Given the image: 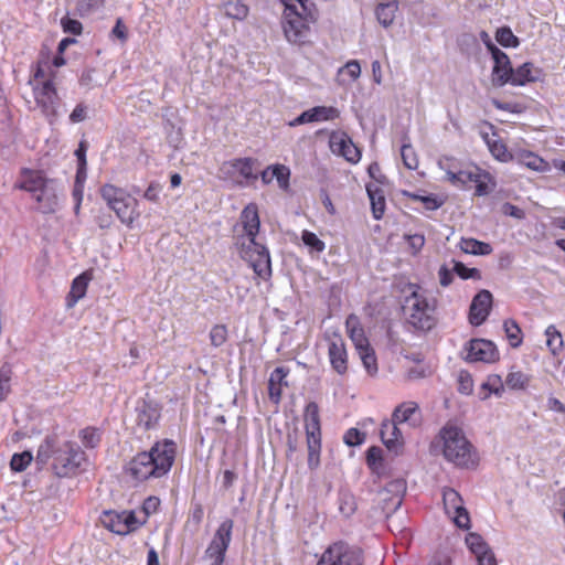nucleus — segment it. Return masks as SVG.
Masks as SVG:
<instances>
[{
    "instance_id": "22",
    "label": "nucleus",
    "mask_w": 565,
    "mask_h": 565,
    "mask_svg": "<svg viewBox=\"0 0 565 565\" xmlns=\"http://www.w3.org/2000/svg\"><path fill=\"white\" fill-rule=\"evenodd\" d=\"M340 117V110L333 106H316L301 113L298 117L290 120L288 125L296 127L299 125L330 121Z\"/></svg>"
},
{
    "instance_id": "41",
    "label": "nucleus",
    "mask_w": 565,
    "mask_h": 565,
    "mask_svg": "<svg viewBox=\"0 0 565 565\" xmlns=\"http://www.w3.org/2000/svg\"><path fill=\"white\" fill-rule=\"evenodd\" d=\"M78 437L85 448L94 449L100 444L102 430L97 427L87 426L79 430Z\"/></svg>"
},
{
    "instance_id": "39",
    "label": "nucleus",
    "mask_w": 565,
    "mask_h": 565,
    "mask_svg": "<svg viewBox=\"0 0 565 565\" xmlns=\"http://www.w3.org/2000/svg\"><path fill=\"white\" fill-rule=\"evenodd\" d=\"M476 175H478L476 178L477 181H472V183L476 184L475 194L477 196L487 195L495 188V180L490 172L480 168V170L476 172Z\"/></svg>"
},
{
    "instance_id": "56",
    "label": "nucleus",
    "mask_w": 565,
    "mask_h": 565,
    "mask_svg": "<svg viewBox=\"0 0 565 565\" xmlns=\"http://www.w3.org/2000/svg\"><path fill=\"white\" fill-rule=\"evenodd\" d=\"M466 543L475 556L481 554L482 552L489 548L487 543L482 540V537L475 533H470L466 537Z\"/></svg>"
},
{
    "instance_id": "8",
    "label": "nucleus",
    "mask_w": 565,
    "mask_h": 565,
    "mask_svg": "<svg viewBox=\"0 0 565 565\" xmlns=\"http://www.w3.org/2000/svg\"><path fill=\"white\" fill-rule=\"evenodd\" d=\"M303 424L308 447V467L315 470L320 465L321 454V422L319 406L316 402H310L306 405Z\"/></svg>"
},
{
    "instance_id": "29",
    "label": "nucleus",
    "mask_w": 565,
    "mask_h": 565,
    "mask_svg": "<svg viewBox=\"0 0 565 565\" xmlns=\"http://www.w3.org/2000/svg\"><path fill=\"white\" fill-rule=\"evenodd\" d=\"M345 328L348 335L353 342L356 351L370 345L369 339L365 335V331L358 316L353 313L349 315L345 320Z\"/></svg>"
},
{
    "instance_id": "40",
    "label": "nucleus",
    "mask_w": 565,
    "mask_h": 565,
    "mask_svg": "<svg viewBox=\"0 0 565 565\" xmlns=\"http://www.w3.org/2000/svg\"><path fill=\"white\" fill-rule=\"evenodd\" d=\"M503 329L509 344L514 349L521 347L523 343V332L518 322L513 319H507L503 322Z\"/></svg>"
},
{
    "instance_id": "63",
    "label": "nucleus",
    "mask_w": 565,
    "mask_h": 565,
    "mask_svg": "<svg viewBox=\"0 0 565 565\" xmlns=\"http://www.w3.org/2000/svg\"><path fill=\"white\" fill-rule=\"evenodd\" d=\"M62 26L64 32L71 33L74 35H79L83 31V25L78 20L75 19H63L62 20Z\"/></svg>"
},
{
    "instance_id": "2",
    "label": "nucleus",
    "mask_w": 565,
    "mask_h": 565,
    "mask_svg": "<svg viewBox=\"0 0 565 565\" xmlns=\"http://www.w3.org/2000/svg\"><path fill=\"white\" fill-rule=\"evenodd\" d=\"M238 225L243 235L236 236V246L242 259L247 262L255 275L263 280L271 277V262L267 247L256 242L260 230V218L256 203H248L239 215Z\"/></svg>"
},
{
    "instance_id": "21",
    "label": "nucleus",
    "mask_w": 565,
    "mask_h": 565,
    "mask_svg": "<svg viewBox=\"0 0 565 565\" xmlns=\"http://www.w3.org/2000/svg\"><path fill=\"white\" fill-rule=\"evenodd\" d=\"M489 52L494 61L492 68V82L497 86L509 83L513 72L509 56L497 46H489Z\"/></svg>"
},
{
    "instance_id": "49",
    "label": "nucleus",
    "mask_w": 565,
    "mask_h": 565,
    "mask_svg": "<svg viewBox=\"0 0 565 565\" xmlns=\"http://www.w3.org/2000/svg\"><path fill=\"white\" fill-rule=\"evenodd\" d=\"M210 342L214 348H220L226 343L228 339V330L227 327L223 323L214 324L210 330Z\"/></svg>"
},
{
    "instance_id": "44",
    "label": "nucleus",
    "mask_w": 565,
    "mask_h": 565,
    "mask_svg": "<svg viewBox=\"0 0 565 565\" xmlns=\"http://www.w3.org/2000/svg\"><path fill=\"white\" fill-rule=\"evenodd\" d=\"M546 345L553 355L563 349V338L555 326H548L545 330Z\"/></svg>"
},
{
    "instance_id": "24",
    "label": "nucleus",
    "mask_w": 565,
    "mask_h": 565,
    "mask_svg": "<svg viewBox=\"0 0 565 565\" xmlns=\"http://www.w3.org/2000/svg\"><path fill=\"white\" fill-rule=\"evenodd\" d=\"M161 417V406L152 401H142L137 408V424L146 430L154 428Z\"/></svg>"
},
{
    "instance_id": "43",
    "label": "nucleus",
    "mask_w": 565,
    "mask_h": 565,
    "mask_svg": "<svg viewBox=\"0 0 565 565\" xmlns=\"http://www.w3.org/2000/svg\"><path fill=\"white\" fill-rule=\"evenodd\" d=\"M371 201L372 214L375 220H381L385 212V198L380 189L372 190L366 188Z\"/></svg>"
},
{
    "instance_id": "34",
    "label": "nucleus",
    "mask_w": 565,
    "mask_h": 565,
    "mask_svg": "<svg viewBox=\"0 0 565 565\" xmlns=\"http://www.w3.org/2000/svg\"><path fill=\"white\" fill-rule=\"evenodd\" d=\"M531 383V375L512 367L505 377V386L511 391H524Z\"/></svg>"
},
{
    "instance_id": "6",
    "label": "nucleus",
    "mask_w": 565,
    "mask_h": 565,
    "mask_svg": "<svg viewBox=\"0 0 565 565\" xmlns=\"http://www.w3.org/2000/svg\"><path fill=\"white\" fill-rule=\"evenodd\" d=\"M99 195L107 207L115 213L119 222L127 228L135 227L140 218L139 201L126 188L114 183H104L99 188Z\"/></svg>"
},
{
    "instance_id": "45",
    "label": "nucleus",
    "mask_w": 565,
    "mask_h": 565,
    "mask_svg": "<svg viewBox=\"0 0 565 565\" xmlns=\"http://www.w3.org/2000/svg\"><path fill=\"white\" fill-rule=\"evenodd\" d=\"M362 360V363L370 375H374L377 372V360L374 350L371 345H367L356 351Z\"/></svg>"
},
{
    "instance_id": "62",
    "label": "nucleus",
    "mask_w": 565,
    "mask_h": 565,
    "mask_svg": "<svg viewBox=\"0 0 565 565\" xmlns=\"http://www.w3.org/2000/svg\"><path fill=\"white\" fill-rule=\"evenodd\" d=\"M94 220L100 230H108L114 225V218L111 214L105 211H99L95 215Z\"/></svg>"
},
{
    "instance_id": "16",
    "label": "nucleus",
    "mask_w": 565,
    "mask_h": 565,
    "mask_svg": "<svg viewBox=\"0 0 565 565\" xmlns=\"http://www.w3.org/2000/svg\"><path fill=\"white\" fill-rule=\"evenodd\" d=\"M443 501L445 512L452 519L454 523L460 529L468 530L470 527V515L463 505L461 495L452 488H445Z\"/></svg>"
},
{
    "instance_id": "4",
    "label": "nucleus",
    "mask_w": 565,
    "mask_h": 565,
    "mask_svg": "<svg viewBox=\"0 0 565 565\" xmlns=\"http://www.w3.org/2000/svg\"><path fill=\"white\" fill-rule=\"evenodd\" d=\"M444 458L460 469H476L480 457L476 447L459 426L447 423L436 438Z\"/></svg>"
},
{
    "instance_id": "33",
    "label": "nucleus",
    "mask_w": 565,
    "mask_h": 565,
    "mask_svg": "<svg viewBox=\"0 0 565 565\" xmlns=\"http://www.w3.org/2000/svg\"><path fill=\"white\" fill-rule=\"evenodd\" d=\"M479 170H480V168L476 164H471V166H469L465 169H460L458 171L448 169L446 171V177H447V180L449 182H451L452 184L466 185L472 181H477L476 178L478 175H476V172H478Z\"/></svg>"
},
{
    "instance_id": "53",
    "label": "nucleus",
    "mask_w": 565,
    "mask_h": 565,
    "mask_svg": "<svg viewBox=\"0 0 565 565\" xmlns=\"http://www.w3.org/2000/svg\"><path fill=\"white\" fill-rule=\"evenodd\" d=\"M11 366L9 364L2 365V367L0 369V402L4 401L11 391Z\"/></svg>"
},
{
    "instance_id": "47",
    "label": "nucleus",
    "mask_w": 565,
    "mask_h": 565,
    "mask_svg": "<svg viewBox=\"0 0 565 565\" xmlns=\"http://www.w3.org/2000/svg\"><path fill=\"white\" fill-rule=\"evenodd\" d=\"M33 455L29 450L14 454L10 460V468L14 472H22L31 465Z\"/></svg>"
},
{
    "instance_id": "5",
    "label": "nucleus",
    "mask_w": 565,
    "mask_h": 565,
    "mask_svg": "<svg viewBox=\"0 0 565 565\" xmlns=\"http://www.w3.org/2000/svg\"><path fill=\"white\" fill-rule=\"evenodd\" d=\"M46 62L34 64L28 84L31 87L35 105L50 124H54L58 116L62 99L57 92L56 79L49 76Z\"/></svg>"
},
{
    "instance_id": "26",
    "label": "nucleus",
    "mask_w": 565,
    "mask_h": 565,
    "mask_svg": "<svg viewBox=\"0 0 565 565\" xmlns=\"http://www.w3.org/2000/svg\"><path fill=\"white\" fill-rule=\"evenodd\" d=\"M392 418L395 424L408 423L412 426H418L422 422V412L416 402H403L395 407Z\"/></svg>"
},
{
    "instance_id": "7",
    "label": "nucleus",
    "mask_w": 565,
    "mask_h": 565,
    "mask_svg": "<svg viewBox=\"0 0 565 565\" xmlns=\"http://www.w3.org/2000/svg\"><path fill=\"white\" fill-rule=\"evenodd\" d=\"M318 21V10L316 6L307 10H294L288 6V10L282 13V31L287 41L294 45L303 46L312 44L311 25Z\"/></svg>"
},
{
    "instance_id": "9",
    "label": "nucleus",
    "mask_w": 565,
    "mask_h": 565,
    "mask_svg": "<svg viewBox=\"0 0 565 565\" xmlns=\"http://www.w3.org/2000/svg\"><path fill=\"white\" fill-rule=\"evenodd\" d=\"M316 565H364V558L360 548L338 541L322 551Z\"/></svg>"
},
{
    "instance_id": "64",
    "label": "nucleus",
    "mask_w": 565,
    "mask_h": 565,
    "mask_svg": "<svg viewBox=\"0 0 565 565\" xmlns=\"http://www.w3.org/2000/svg\"><path fill=\"white\" fill-rule=\"evenodd\" d=\"M159 508H160V499L154 495L148 497L142 503V511L145 512L147 518L149 515L158 512Z\"/></svg>"
},
{
    "instance_id": "23",
    "label": "nucleus",
    "mask_w": 565,
    "mask_h": 565,
    "mask_svg": "<svg viewBox=\"0 0 565 565\" xmlns=\"http://www.w3.org/2000/svg\"><path fill=\"white\" fill-rule=\"evenodd\" d=\"M514 156L513 161L531 171L545 173L551 170L548 161L530 149L514 148Z\"/></svg>"
},
{
    "instance_id": "60",
    "label": "nucleus",
    "mask_w": 565,
    "mask_h": 565,
    "mask_svg": "<svg viewBox=\"0 0 565 565\" xmlns=\"http://www.w3.org/2000/svg\"><path fill=\"white\" fill-rule=\"evenodd\" d=\"M382 449L379 447H371L366 451V463L371 469L376 468L382 463Z\"/></svg>"
},
{
    "instance_id": "38",
    "label": "nucleus",
    "mask_w": 565,
    "mask_h": 565,
    "mask_svg": "<svg viewBox=\"0 0 565 565\" xmlns=\"http://www.w3.org/2000/svg\"><path fill=\"white\" fill-rule=\"evenodd\" d=\"M222 10L224 11L225 17L244 21L249 13V8L239 0H230L222 4Z\"/></svg>"
},
{
    "instance_id": "35",
    "label": "nucleus",
    "mask_w": 565,
    "mask_h": 565,
    "mask_svg": "<svg viewBox=\"0 0 565 565\" xmlns=\"http://www.w3.org/2000/svg\"><path fill=\"white\" fill-rule=\"evenodd\" d=\"M398 10V3L396 1L381 2L375 9L377 21L385 28L390 26Z\"/></svg>"
},
{
    "instance_id": "50",
    "label": "nucleus",
    "mask_w": 565,
    "mask_h": 565,
    "mask_svg": "<svg viewBox=\"0 0 565 565\" xmlns=\"http://www.w3.org/2000/svg\"><path fill=\"white\" fill-rule=\"evenodd\" d=\"M301 239L311 252L322 253L326 249L324 242L321 241L313 232L308 230L302 231Z\"/></svg>"
},
{
    "instance_id": "17",
    "label": "nucleus",
    "mask_w": 565,
    "mask_h": 565,
    "mask_svg": "<svg viewBox=\"0 0 565 565\" xmlns=\"http://www.w3.org/2000/svg\"><path fill=\"white\" fill-rule=\"evenodd\" d=\"M500 354L497 345L486 339H472L467 347V360L470 362L495 363Z\"/></svg>"
},
{
    "instance_id": "30",
    "label": "nucleus",
    "mask_w": 565,
    "mask_h": 565,
    "mask_svg": "<svg viewBox=\"0 0 565 565\" xmlns=\"http://www.w3.org/2000/svg\"><path fill=\"white\" fill-rule=\"evenodd\" d=\"M482 139L497 161L508 163L514 160V149L510 151L501 138H491L488 134H482Z\"/></svg>"
},
{
    "instance_id": "31",
    "label": "nucleus",
    "mask_w": 565,
    "mask_h": 565,
    "mask_svg": "<svg viewBox=\"0 0 565 565\" xmlns=\"http://www.w3.org/2000/svg\"><path fill=\"white\" fill-rule=\"evenodd\" d=\"M289 374V369L285 366L276 367L269 376L268 395L271 402L278 404L282 395V386L287 385L285 379Z\"/></svg>"
},
{
    "instance_id": "55",
    "label": "nucleus",
    "mask_w": 565,
    "mask_h": 565,
    "mask_svg": "<svg viewBox=\"0 0 565 565\" xmlns=\"http://www.w3.org/2000/svg\"><path fill=\"white\" fill-rule=\"evenodd\" d=\"M454 271L461 279H481V273L478 268H469L461 262L454 260Z\"/></svg>"
},
{
    "instance_id": "61",
    "label": "nucleus",
    "mask_w": 565,
    "mask_h": 565,
    "mask_svg": "<svg viewBox=\"0 0 565 565\" xmlns=\"http://www.w3.org/2000/svg\"><path fill=\"white\" fill-rule=\"evenodd\" d=\"M340 73H345L351 81H356L361 74L360 63L356 60H351L340 70Z\"/></svg>"
},
{
    "instance_id": "19",
    "label": "nucleus",
    "mask_w": 565,
    "mask_h": 565,
    "mask_svg": "<svg viewBox=\"0 0 565 565\" xmlns=\"http://www.w3.org/2000/svg\"><path fill=\"white\" fill-rule=\"evenodd\" d=\"M47 183H55V181L49 179L43 170L22 168L20 171V180L14 184V189L35 195L40 190L45 188Z\"/></svg>"
},
{
    "instance_id": "25",
    "label": "nucleus",
    "mask_w": 565,
    "mask_h": 565,
    "mask_svg": "<svg viewBox=\"0 0 565 565\" xmlns=\"http://www.w3.org/2000/svg\"><path fill=\"white\" fill-rule=\"evenodd\" d=\"M544 72L540 67H535L533 63L525 62L522 65L513 68L509 84L513 86H524L529 83L541 81Z\"/></svg>"
},
{
    "instance_id": "32",
    "label": "nucleus",
    "mask_w": 565,
    "mask_h": 565,
    "mask_svg": "<svg viewBox=\"0 0 565 565\" xmlns=\"http://www.w3.org/2000/svg\"><path fill=\"white\" fill-rule=\"evenodd\" d=\"M398 425L399 424H395L393 418L391 420H384L381 425V439L388 449H395L403 443V437Z\"/></svg>"
},
{
    "instance_id": "42",
    "label": "nucleus",
    "mask_w": 565,
    "mask_h": 565,
    "mask_svg": "<svg viewBox=\"0 0 565 565\" xmlns=\"http://www.w3.org/2000/svg\"><path fill=\"white\" fill-rule=\"evenodd\" d=\"M505 381L499 374H490L482 383L481 390L486 391L483 398H488L491 394L502 396L504 393Z\"/></svg>"
},
{
    "instance_id": "54",
    "label": "nucleus",
    "mask_w": 565,
    "mask_h": 565,
    "mask_svg": "<svg viewBox=\"0 0 565 565\" xmlns=\"http://www.w3.org/2000/svg\"><path fill=\"white\" fill-rule=\"evenodd\" d=\"M273 175L276 178L280 189L287 190L289 188L290 169L285 164H273Z\"/></svg>"
},
{
    "instance_id": "46",
    "label": "nucleus",
    "mask_w": 565,
    "mask_h": 565,
    "mask_svg": "<svg viewBox=\"0 0 565 565\" xmlns=\"http://www.w3.org/2000/svg\"><path fill=\"white\" fill-rule=\"evenodd\" d=\"M41 62H46L47 65H49V76H51V74L53 75L52 78L56 79L57 78V71L56 68L61 67V66H64L66 64V60L64 58L63 54H60L57 52V54L53 57V58H50V55L49 54H44V53H41L38 61L35 62V64H40Z\"/></svg>"
},
{
    "instance_id": "36",
    "label": "nucleus",
    "mask_w": 565,
    "mask_h": 565,
    "mask_svg": "<svg viewBox=\"0 0 565 565\" xmlns=\"http://www.w3.org/2000/svg\"><path fill=\"white\" fill-rule=\"evenodd\" d=\"M58 444L57 435H47L36 451V460L41 463H46L53 455H57L56 447Z\"/></svg>"
},
{
    "instance_id": "18",
    "label": "nucleus",
    "mask_w": 565,
    "mask_h": 565,
    "mask_svg": "<svg viewBox=\"0 0 565 565\" xmlns=\"http://www.w3.org/2000/svg\"><path fill=\"white\" fill-rule=\"evenodd\" d=\"M330 149L334 154L343 157L348 162L358 163L361 151L347 132L333 131L330 135Z\"/></svg>"
},
{
    "instance_id": "14",
    "label": "nucleus",
    "mask_w": 565,
    "mask_h": 565,
    "mask_svg": "<svg viewBox=\"0 0 565 565\" xmlns=\"http://www.w3.org/2000/svg\"><path fill=\"white\" fill-rule=\"evenodd\" d=\"M323 340L327 342L331 369L338 375L344 376L349 371V354L343 337L338 331H327Z\"/></svg>"
},
{
    "instance_id": "10",
    "label": "nucleus",
    "mask_w": 565,
    "mask_h": 565,
    "mask_svg": "<svg viewBox=\"0 0 565 565\" xmlns=\"http://www.w3.org/2000/svg\"><path fill=\"white\" fill-rule=\"evenodd\" d=\"M233 527L234 521L225 519L215 530L211 542L204 551V558L209 561L210 565L224 564L226 552L232 542Z\"/></svg>"
},
{
    "instance_id": "20",
    "label": "nucleus",
    "mask_w": 565,
    "mask_h": 565,
    "mask_svg": "<svg viewBox=\"0 0 565 565\" xmlns=\"http://www.w3.org/2000/svg\"><path fill=\"white\" fill-rule=\"evenodd\" d=\"M493 303L492 294L487 290H480L473 298L469 307V322L475 326H481L490 315Z\"/></svg>"
},
{
    "instance_id": "48",
    "label": "nucleus",
    "mask_w": 565,
    "mask_h": 565,
    "mask_svg": "<svg viewBox=\"0 0 565 565\" xmlns=\"http://www.w3.org/2000/svg\"><path fill=\"white\" fill-rule=\"evenodd\" d=\"M495 40L504 47H518L520 40L509 26H501L495 32Z\"/></svg>"
},
{
    "instance_id": "57",
    "label": "nucleus",
    "mask_w": 565,
    "mask_h": 565,
    "mask_svg": "<svg viewBox=\"0 0 565 565\" xmlns=\"http://www.w3.org/2000/svg\"><path fill=\"white\" fill-rule=\"evenodd\" d=\"M365 440V435L356 428H350L343 436V441L351 447L360 446Z\"/></svg>"
},
{
    "instance_id": "52",
    "label": "nucleus",
    "mask_w": 565,
    "mask_h": 565,
    "mask_svg": "<svg viewBox=\"0 0 565 565\" xmlns=\"http://www.w3.org/2000/svg\"><path fill=\"white\" fill-rule=\"evenodd\" d=\"M401 156L403 159L404 166L409 170H416L418 168L419 161L415 149L409 143H404L401 149Z\"/></svg>"
},
{
    "instance_id": "37",
    "label": "nucleus",
    "mask_w": 565,
    "mask_h": 565,
    "mask_svg": "<svg viewBox=\"0 0 565 565\" xmlns=\"http://www.w3.org/2000/svg\"><path fill=\"white\" fill-rule=\"evenodd\" d=\"M459 247L463 253L471 255H489L492 253V247L489 243L471 237L461 238Z\"/></svg>"
},
{
    "instance_id": "15",
    "label": "nucleus",
    "mask_w": 565,
    "mask_h": 565,
    "mask_svg": "<svg viewBox=\"0 0 565 565\" xmlns=\"http://www.w3.org/2000/svg\"><path fill=\"white\" fill-rule=\"evenodd\" d=\"M404 492L405 483L402 480H393L376 492L374 502L382 512L390 514L401 507Z\"/></svg>"
},
{
    "instance_id": "12",
    "label": "nucleus",
    "mask_w": 565,
    "mask_h": 565,
    "mask_svg": "<svg viewBox=\"0 0 565 565\" xmlns=\"http://www.w3.org/2000/svg\"><path fill=\"white\" fill-rule=\"evenodd\" d=\"M102 525L108 531L117 535H127L138 530L141 525L147 522V518L143 521H139L134 511H104L99 518Z\"/></svg>"
},
{
    "instance_id": "11",
    "label": "nucleus",
    "mask_w": 565,
    "mask_h": 565,
    "mask_svg": "<svg viewBox=\"0 0 565 565\" xmlns=\"http://www.w3.org/2000/svg\"><path fill=\"white\" fill-rule=\"evenodd\" d=\"M63 447V451L55 456L52 469L58 478H68L77 473L86 455L74 441H66Z\"/></svg>"
},
{
    "instance_id": "1",
    "label": "nucleus",
    "mask_w": 565,
    "mask_h": 565,
    "mask_svg": "<svg viewBox=\"0 0 565 565\" xmlns=\"http://www.w3.org/2000/svg\"><path fill=\"white\" fill-rule=\"evenodd\" d=\"M177 457V444L171 439L156 441L149 450L137 452L124 466L122 472L135 486L167 476Z\"/></svg>"
},
{
    "instance_id": "58",
    "label": "nucleus",
    "mask_w": 565,
    "mask_h": 565,
    "mask_svg": "<svg viewBox=\"0 0 565 565\" xmlns=\"http://www.w3.org/2000/svg\"><path fill=\"white\" fill-rule=\"evenodd\" d=\"M413 255L418 254L425 245L424 234H411L405 236Z\"/></svg>"
},
{
    "instance_id": "51",
    "label": "nucleus",
    "mask_w": 565,
    "mask_h": 565,
    "mask_svg": "<svg viewBox=\"0 0 565 565\" xmlns=\"http://www.w3.org/2000/svg\"><path fill=\"white\" fill-rule=\"evenodd\" d=\"M75 10L81 17H85L104 6L105 0H74Z\"/></svg>"
},
{
    "instance_id": "59",
    "label": "nucleus",
    "mask_w": 565,
    "mask_h": 565,
    "mask_svg": "<svg viewBox=\"0 0 565 565\" xmlns=\"http://www.w3.org/2000/svg\"><path fill=\"white\" fill-rule=\"evenodd\" d=\"M412 199L414 201L422 202L424 204V207L428 211H435L438 207H440L443 204V202L440 200H438L436 196H433V195L423 196V195L413 194Z\"/></svg>"
},
{
    "instance_id": "28",
    "label": "nucleus",
    "mask_w": 565,
    "mask_h": 565,
    "mask_svg": "<svg viewBox=\"0 0 565 565\" xmlns=\"http://www.w3.org/2000/svg\"><path fill=\"white\" fill-rule=\"evenodd\" d=\"M54 184L55 183H47L45 188L33 195L40 211L44 214L54 213L58 207V196Z\"/></svg>"
},
{
    "instance_id": "3",
    "label": "nucleus",
    "mask_w": 565,
    "mask_h": 565,
    "mask_svg": "<svg viewBox=\"0 0 565 565\" xmlns=\"http://www.w3.org/2000/svg\"><path fill=\"white\" fill-rule=\"evenodd\" d=\"M407 289L402 302L405 323L418 332L433 330L438 323V299L418 284H408Z\"/></svg>"
},
{
    "instance_id": "13",
    "label": "nucleus",
    "mask_w": 565,
    "mask_h": 565,
    "mask_svg": "<svg viewBox=\"0 0 565 565\" xmlns=\"http://www.w3.org/2000/svg\"><path fill=\"white\" fill-rule=\"evenodd\" d=\"M256 164L257 160L250 157L235 158L224 161L220 167V172L224 180H231L237 185H245L257 179Z\"/></svg>"
},
{
    "instance_id": "27",
    "label": "nucleus",
    "mask_w": 565,
    "mask_h": 565,
    "mask_svg": "<svg viewBox=\"0 0 565 565\" xmlns=\"http://www.w3.org/2000/svg\"><path fill=\"white\" fill-rule=\"evenodd\" d=\"M93 279L92 270H85L72 281L70 292L66 296V306L73 308L78 300L85 297L89 281Z\"/></svg>"
}]
</instances>
